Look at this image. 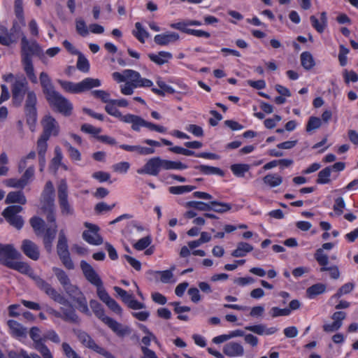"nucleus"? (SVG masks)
Listing matches in <instances>:
<instances>
[{"label":"nucleus","instance_id":"45","mask_svg":"<svg viewBox=\"0 0 358 358\" xmlns=\"http://www.w3.org/2000/svg\"><path fill=\"white\" fill-rule=\"evenodd\" d=\"M331 173V167L327 166L318 173V178L316 180L317 184H328L330 182L329 177Z\"/></svg>","mask_w":358,"mask_h":358},{"label":"nucleus","instance_id":"17","mask_svg":"<svg viewBox=\"0 0 358 358\" xmlns=\"http://www.w3.org/2000/svg\"><path fill=\"white\" fill-rule=\"evenodd\" d=\"M80 268L85 278L93 285L98 287L102 285L103 282L99 275L86 261L80 262Z\"/></svg>","mask_w":358,"mask_h":358},{"label":"nucleus","instance_id":"31","mask_svg":"<svg viewBox=\"0 0 358 358\" xmlns=\"http://www.w3.org/2000/svg\"><path fill=\"white\" fill-rule=\"evenodd\" d=\"M5 202L8 204L17 203L23 205L26 203L27 199L21 191L10 192L8 194Z\"/></svg>","mask_w":358,"mask_h":358},{"label":"nucleus","instance_id":"58","mask_svg":"<svg viewBox=\"0 0 358 358\" xmlns=\"http://www.w3.org/2000/svg\"><path fill=\"white\" fill-rule=\"evenodd\" d=\"M34 166H30L28 167L22 177L20 178L21 182L23 184L24 187H25L28 183L30 179L34 177Z\"/></svg>","mask_w":358,"mask_h":358},{"label":"nucleus","instance_id":"52","mask_svg":"<svg viewBox=\"0 0 358 358\" xmlns=\"http://www.w3.org/2000/svg\"><path fill=\"white\" fill-rule=\"evenodd\" d=\"M322 122L319 117L310 116L306 124V130L307 132H310L313 130L319 129L321 127Z\"/></svg>","mask_w":358,"mask_h":358},{"label":"nucleus","instance_id":"21","mask_svg":"<svg viewBox=\"0 0 358 358\" xmlns=\"http://www.w3.org/2000/svg\"><path fill=\"white\" fill-rule=\"evenodd\" d=\"M53 223L50 227L46 228L44 234H43V244L45 250L50 252L52 250V242L55 238L57 231V225L55 222H52Z\"/></svg>","mask_w":358,"mask_h":358},{"label":"nucleus","instance_id":"27","mask_svg":"<svg viewBox=\"0 0 358 358\" xmlns=\"http://www.w3.org/2000/svg\"><path fill=\"white\" fill-rule=\"evenodd\" d=\"M150 59L158 65H163L172 58L171 53L165 51H161L157 55L150 53L148 55Z\"/></svg>","mask_w":358,"mask_h":358},{"label":"nucleus","instance_id":"38","mask_svg":"<svg viewBox=\"0 0 358 358\" xmlns=\"http://www.w3.org/2000/svg\"><path fill=\"white\" fill-rule=\"evenodd\" d=\"M52 271L63 288H65L71 283L70 278L64 270L57 267H53Z\"/></svg>","mask_w":358,"mask_h":358},{"label":"nucleus","instance_id":"44","mask_svg":"<svg viewBox=\"0 0 358 358\" xmlns=\"http://www.w3.org/2000/svg\"><path fill=\"white\" fill-rule=\"evenodd\" d=\"M263 181L271 187L279 186L282 182V178L275 174H268L264 177Z\"/></svg>","mask_w":358,"mask_h":358},{"label":"nucleus","instance_id":"20","mask_svg":"<svg viewBox=\"0 0 358 358\" xmlns=\"http://www.w3.org/2000/svg\"><path fill=\"white\" fill-rule=\"evenodd\" d=\"M65 307L61 308V313L62 319L65 322L78 324L80 322V318L77 315L76 310L73 307L71 303L69 301V303L62 304Z\"/></svg>","mask_w":358,"mask_h":358},{"label":"nucleus","instance_id":"15","mask_svg":"<svg viewBox=\"0 0 358 358\" xmlns=\"http://www.w3.org/2000/svg\"><path fill=\"white\" fill-rule=\"evenodd\" d=\"M85 227L88 229L83 233V238L86 242L94 245H99L103 243V238L98 234V231H99L98 226L89 222H85Z\"/></svg>","mask_w":358,"mask_h":358},{"label":"nucleus","instance_id":"14","mask_svg":"<svg viewBox=\"0 0 358 358\" xmlns=\"http://www.w3.org/2000/svg\"><path fill=\"white\" fill-rule=\"evenodd\" d=\"M162 169L163 159L159 157H155L148 159L142 168L137 170V173L157 176Z\"/></svg>","mask_w":358,"mask_h":358},{"label":"nucleus","instance_id":"61","mask_svg":"<svg viewBox=\"0 0 358 358\" xmlns=\"http://www.w3.org/2000/svg\"><path fill=\"white\" fill-rule=\"evenodd\" d=\"M76 29L77 32L82 36H86L89 34L88 29L86 26L85 22L82 19L76 20Z\"/></svg>","mask_w":358,"mask_h":358},{"label":"nucleus","instance_id":"16","mask_svg":"<svg viewBox=\"0 0 358 358\" xmlns=\"http://www.w3.org/2000/svg\"><path fill=\"white\" fill-rule=\"evenodd\" d=\"M124 73L134 87H150L153 85L152 80L141 78L140 73L134 70L127 69L124 71Z\"/></svg>","mask_w":358,"mask_h":358},{"label":"nucleus","instance_id":"54","mask_svg":"<svg viewBox=\"0 0 358 358\" xmlns=\"http://www.w3.org/2000/svg\"><path fill=\"white\" fill-rule=\"evenodd\" d=\"M152 238L150 236H145L139 239L136 243L134 244V248L137 250H143L147 248L151 243Z\"/></svg>","mask_w":358,"mask_h":358},{"label":"nucleus","instance_id":"59","mask_svg":"<svg viewBox=\"0 0 358 358\" xmlns=\"http://www.w3.org/2000/svg\"><path fill=\"white\" fill-rule=\"evenodd\" d=\"M3 184L8 187L23 189L24 187L20 178H8L3 180Z\"/></svg>","mask_w":358,"mask_h":358},{"label":"nucleus","instance_id":"47","mask_svg":"<svg viewBox=\"0 0 358 358\" xmlns=\"http://www.w3.org/2000/svg\"><path fill=\"white\" fill-rule=\"evenodd\" d=\"M77 55L78 56L76 64L77 69L82 72L87 73L90 71L88 60L80 52Z\"/></svg>","mask_w":358,"mask_h":358},{"label":"nucleus","instance_id":"13","mask_svg":"<svg viewBox=\"0 0 358 358\" xmlns=\"http://www.w3.org/2000/svg\"><path fill=\"white\" fill-rule=\"evenodd\" d=\"M21 29L17 22H14L13 27L8 30L1 26V45L10 46L16 44L20 37Z\"/></svg>","mask_w":358,"mask_h":358},{"label":"nucleus","instance_id":"3","mask_svg":"<svg viewBox=\"0 0 358 358\" xmlns=\"http://www.w3.org/2000/svg\"><path fill=\"white\" fill-rule=\"evenodd\" d=\"M1 263L9 268L21 273H28L31 270L27 262L18 261L22 258V255L13 245H1Z\"/></svg>","mask_w":358,"mask_h":358},{"label":"nucleus","instance_id":"57","mask_svg":"<svg viewBox=\"0 0 358 358\" xmlns=\"http://www.w3.org/2000/svg\"><path fill=\"white\" fill-rule=\"evenodd\" d=\"M91 93L94 97L100 99L103 103H110L111 99H110V94L107 92L101 90H96L92 91Z\"/></svg>","mask_w":358,"mask_h":358},{"label":"nucleus","instance_id":"1","mask_svg":"<svg viewBox=\"0 0 358 358\" xmlns=\"http://www.w3.org/2000/svg\"><path fill=\"white\" fill-rule=\"evenodd\" d=\"M20 53L21 63L27 78L31 83L37 84L38 78L34 67L33 57H38L43 63H45V57L42 48L36 41H29L24 36L21 39Z\"/></svg>","mask_w":358,"mask_h":358},{"label":"nucleus","instance_id":"30","mask_svg":"<svg viewBox=\"0 0 358 358\" xmlns=\"http://www.w3.org/2000/svg\"><path fill=\"white\" fill-rule=\"evenodd\" d=\"M8 325L10 329L11 333L16 337H26L27 329L23 327L17 322L10 320L8 322Z\"/></svg>","mask_w":358,"mask_h":358},{"label":"nucleus","instance_id":"48","mask_svg":"<svg viewBox=\"0 0 358 358\" xmlns=\"http://www.w3.org/2000/svg\"><path fill=\"white\" fill-rule=\"evenodd\" d=\"M210 202L204 203L202 201H191L186 203L185 206L187 208H193L194 209L201 211L210 210Z\"/></svg>","mask_w":358,"mask_h":358},{"label":"nucleus","instance_id":"35","mask_svg":"<svg viewBox=\"0 0 358 358\" xmlns=\"http://www.w3.org/2000/svg\"><path fill=\"white\" fill-rule=\"evenodd\" d=\"M90 306L94 315L103 322L105 321V318H107L108 316L105 315V311L102 305L96 300L92 299L90 301Z\"/></svg>","mask_w":358,"mask_h":358},{"label":"nucleus","instance_id":"46","mask_svg":"<svg viewBox=\"0 0 358 358\" xmlns=\"http://www.w3.org/2000/svg\"><path fill=\"white\" fill-rule=\"evenodd\" d=\"M250 169V166L245 164H235L231 166V170L237 177H243L245 173Z\"/></svg>","mask_w":358,"mask_h":358},{"label":"nucleus","instance_id":"12","mask_svg":"<svg viewBox=\"0 0 358 358\" xmlns=\"http://www.w3.org/2000/svg\"><path fill=\"white\" fill-rule=\"evenodd\" d=\"M28 83L25 78L22 80H16L12 85V100L14 105L19 106L22 103L24 94L29 92Z\"/></svg>","mask_w":358,"mask_h":358},{"label":"nucleus","instance_id":"4","mask_svg":"<svg viewBox=\"0 0 358 358\" xmlns=\"http://www.w3.org/2000/svg\"><path fill=\"white\" fill-rule=\"evenodd\" d=\"M41 209L46 214L48 222H55V189L52 182H46L41 197Z\"/></svg>","mask_w":358,"mask_h":358},{"label":"nucleus","instance_id":"43","mask_svg":"<svg viewBox=\"0 0 358 358\" xmlns=\"http://www.w3.org/2000/svg\"><path fill=\"white\" fill-rule=\"evenodd\" d=\"M187 168V166L180 162L163 159V170H182Z\"/></svg>","mask_w":358,"mask_h":358},{"label":"nucleus","instance_id":"37","mask_svg":"<svg viewBox=\"0 0 358 358\" xmlns=\"http://www.w3.org/2000/svg\"><path fill=\"white\" fill-rule=\"evenodd\" d=\"M210 210L218 213H224L231 209V204L229 203L211 201H210Z\"/></svg>","mask_w":358,"mask_h":358},{"label":"nucleus","instance_id":"10","mask_svg":"<svg viewBox=\"0 0 358 358\" xmlns=\"http://www.w3.org/2000/svg\"><path fill=\"white\" fill-rule=\"evenodd\" d=\"M22 210L20 206H10L1 213L6 222L17 229H20L24 225V220L18 213Z\"/></svg>","mask_w":358,"mask_h":358},{"label":"nucleus","instance_id":"2","mask_svg":"<svg viewBox=\"0 0 358 358\" xmlns=\"http://www.w3.org/2000/svg\"><path fill=\"white\" fill-rule=\"evenodd\" d=\"M39 81L45 99L50 106L64 115H70L73 109L71 103L55 90L52 80L46 72H41Z\"/></svg>","mask_w":358,"mask_h":358},{"label":"nucleus","instance_id":"26","mask_svg":"<svg viewBox=\"0 0 358 358\" xmlns=\"http://www.w3.org/2000/svg\"><path fill=\"white\" fill-rule=\"evenodd\" d=\"M245 329L247 331H252L258 335H271L275 333L278 331L276 327H270L266 329L264 324H257V325H251L245 327Z\"/></svg>","mask_w":358,"mask_h":358},{"label":"nucleus","instance_id":"63","mask_svg":"<svg viewBox=\"0 0 358 358\" xmlns=\"http://www.w3.org/2000/svg\"><path fill=\"white\" fill-rule=\"evenodd\" d=\"M130 167V164L127 162H122L113 165L112 169L115 172L125 173Z\"/></svg>","mask_w":358,"mask_h":358},{"label":"nucleus","instance_id":"33","mask_svg":"<svg viewBox=\"0 0 358 358\" xmlns=\"http://www.w3.org/2000/svg\"><path fill=\"white\" fill-rule=\"evenodd\" d=\"M157 84L160 89L152 87V92H153L155 94L159 96H165L166 93L173 94L176 92L173 87L166 85L165 82L162 81L160 79H158L157 80Z\"/></svg>","mask_w":358,"mask_h":358},{"label":"nucleus","instance_id":"29","mask_svg":"<svg viewBox=\"0 0 358 358\" xmlns=\"http://www.w3.org/2000/svg\"><path fill=\"white\" fill-rule=\"evenodd\" d=\"M85 347L96 352L106 358H113L114 357L113 355L107 351L105 348L98 345L92 337L88 340V342L86 343Z\"/></svg>","mask_w":358,"mask_h":358},{"label":"nucleus","instance_id":"39","mask_svg":"<svg viewBox=\"0 0 358 358\" xmlns=\"http://www.w3.org/2000/svg\"><path fill=\"white\" fill-rule=\"evenodd\" d=\"M30 224L36 236H41L44 232L45 222L38 217H34L30 219Z\"/></svg>","mask_w":358,"mask_h":358},{"label":"nucleus","instance_id":"25","mask_svg":"<svg viewBox=\"0 0 358 358\" xmlns=\"http://www.w3.org/2000/svg\"><path fill=\"white\" fill-rule=\"evenodd\" d=\"M178 34L176 32H167L165 34H157L154 38V41L159 45H166L170 43H173L179 39Z\"/></svg>","mask_w":358,"mask_h":358},{"label":"nucleus","instance_id":"9","mask_svg":"<svg viewBox=\"0 0 358 358\" xmlns=\"http://www.w3.org/2000/svg\"><path fill=\"white\" fill-rule=\"evenodd\" d=\"M57 197L61 214L64 216L73 215L74 210L68 199V185L65 180H62L57 187Z\"/></svg>","mask_w":358,"mask_h":358},{"label":"nucleus","instance_id":"32","mask_svg":"<svg viewBox=\"0 0 358 358\" xmlns=\"http://www.w3.org/2000/svg\"><path fill=\"white\" fill-rule=\"evenodd\" d=\"M57 252L59 256L69 253L67 238L63 230H61L59 234Z\"/></svg>","mask_w":358,"mask_h":358},{"label":"nucleus","instance_id":"53","mask_svg":"<svg viewBox=\"0 0 358 358\" xmlns=\"http://www.w3.org/2000/svg\"><path fill=\"white\" fill-rule=\"evenodd\" d=\"M49 138L41 135L37 141V150L38 155H45L48 148L47 141Z\"/></svg>","mask_w":358,"mask_h":358},{"label":"nucleus","instance_id":"41","mask_svg":"<svg viewBox=\"0 0 358 358\" xmlns=\"http://www.w3.org/2000/svg\"><path fill=\"white\" fill-rule=\"evenodd\" d=\"M301 66L306 70H310L315 66V61L309 52H303L301 55Z\"/></svg>","mask_w":358,"mask_h":358},{"label":"nucleus","instance_id":"62","mask_svg":"<svg viewBox=\"0 0 358 358\" xmlns=\"http://www.w3.org/2000/svg\"><path fill=\"white\" fill-rule=\"evenodd\" d=\"M115 292L121 297L122 301L128 304L130 300L134 296L132 294H129L127 291L119 287H114Z\"/></svg>","mask_w":358,"mask_h":358},{"label":"nucleus","instance_id":"11","mask_svg":"<svg viewBox=\"0 0 358 358\" xmlns=\"http://www.w3.org/2000/svg\"><path fill=\"white\" fill-rule=\"evenodd\" d=\"M40 329L36 327H33L29 331V336L34 341L33 347L36 350L43 358H53V356L47 347L43 343L40 335Z\"/></svg>","mask_w":358,"mask_h":358},{"label":"nucleus","instance_id":"42","mask_svg":"<svg viewBox=\"0 0 358 358\" xmlns=\"http://www.w3.org/2000/svg\"><path fill=\"white\" fill-rule=\"evenodd\" d=\"M135 28L136 30L133 31V34L141 43H143L145 39L150 36L149 33L143 27L140 22L135 24Z\"/></svg>","mask_w":358,"mask_h":358},{"label":"nucleus","instance_id":"24","mask_svg":"<svg viewBox=\"0 0 358 358\" xmlns=\"http://www.w3.org/2000/svg\"><path fill=\"white\" fill-rule=\"evenodd\" d=\"M122 122L131 124V129L135 131H139L141 127L145 126L146 120L141 117L132 114H127L122 117Z\"/></svg>","mask_w":358,"mask_h":358},{"label":"nucleus","instance_id":"19","mask_svg":"<svg viewBox=\"0 0 358 358\" xmlns=\"http://www.w3.org/2000/svg\"><path fill=\"white\" fill-rule=\"evenodd\" d=\"M43 131L41 134L50 138L51 135L57 136L59 134V125L55 119L51 115H45L42 120Z\"/></svg>","mask_w":358,"mask_h":358},{"label":"nucleus","instance_id":"8","mask_svg":"<svg viewBox=\"0 0 358 358\" xmlns=\"http://www.w3.org/2000/svg\"><path fill=\"white\" fill-rule=\"evenodd\" d=\"M64 289L71 300L77 303L76 308L79 311L88 316L91 315L87 306V299L78 287L71 283L64 288Z\"/></svg>","mask_w":358,"mask_h":358},{"label":"nucleus","instance_id":"5","mask_svg":"<svg viewBox=\"0 0 358 358\" xmlns=\"http://www.w3.org/2000/svg\"><path fill=\"white\" fill-rule=\"evenodd\" d=\"M28 275L34 282L36 286L41 291L44 292L50 299L59 304L69 303V300L62 294L59 293L50 284L44 279L34 273L31 268Z\"/></svg>","mask_w":358,"mask_h":358},{"label":"nucleus","instance_id":"36","mask_svg":"<svg viewBox=\"0 0 358 358\" xmlns=\"http://www.w3.org/2000/svg\"><path fill=\"white\" fill-rule=\"evenodd\" d=\"M194 168L205 175H218L221 177L224 176V172L217 167L207 165H199L196 166Z\"/></svg>","mask_w":358,"mask_h":358},{"label":"nucleus","instance_id":"64","mask_svg":"<svg viewBox=\"0 0 358 358\" xmlns=\"http://www.w3.org/2000/svg\"><path fill=\"white\" fill-rule=\"evenodd\" d=\"M62 347L64 355L68 358H81L78 355L76 351L72 349L69 343H63Z\"/></svg>","mask_w":358,"mask_h":358},{"label":"nucleus","instance_id":"55","mask_svg":"<svg viewBox=\"0 0 358 358\" xmlns=\"http://www.w3.org/2000/svg\"><path fill=\"white\" fill-rule=\"evenodd\" d=\"M315 258L318 264L321 266H327L329 263V257L326 254L324 253V251L322 248H319L316 250Z\"/></svg>","mask_w":358,"mask_h":358},{"label":"nucleus","instance_id":"50","mask_svg":"<svg viewBox=\"0 0 358 358\" xmlns=\"http://www.w3.org/2000/svg\"><path fill=\"white\" fill-rule=\"evenodd\" d=\"M354 287V283H345L338 289L337 292L332 296V298L339 299L343 295L350 293L353 290Z\"/></svg>","mask_w":358,"mask_h":358},{"label":"nucleus","instance_id":"34","mask_svg":"<svg viewBox=\"0 0 358 358\" xmlns=\"http://www.w3.org/2000/svg\"><path fill=\"white\" fill-rule=\"evenodd\" d=\"M327 287L324 284L317 283L309 287L306 289V295L309 299H313L316 296L325 292Z\"/></svg>","mask_w":358,"mask_h":358},{"label":"nucleus","instance_id":"56","mask_svg":"<svg viewBox=\"0 0 358 358\" xmlns=\"http://www.w3.org/2000/svg\"><path fill=\"white\" fill-rule=\"evenodd\" d=\"M105 110L109 115L119 118L122 122V117H124V115H122L121 112L115 107L113 103H107L105 106Z\"/></svg>","mask_w":358,"mask_h":358},{"label":"nucleus","instance_id":"40","mask_svg":"<svg viewBox=\"0 0 358 358\" xmlns=\"http://www.w3.org/2000/svg\"><path fill=\"white\" fill-rule=\"evenodd\" d=\"M147 273L148 275H150L153 278H157L159 275H160V280L163 283H168L173 276L171 270H166L163 271H149Z\"/></svg>","mask_w":358,"mask_h":358},{"label":"nucleus","instance_id":"60","mask_svg":"<svg viewBox=\"0 0 358 358\" xmlns=\"http://www.w3.org/2000/svg\"><path fill=\"white\" fill-rule=\"evenodd\" d=\"M15 13L18 20L24 24L22 0H15Z\"/></svg>","mask_w":358,"mask_h":358},{"label":"nucleus","instance_id":"18","mask_svg":"<svg viewBox=\"0 0 358 358\" xmlns=\"http://www.w3.org/2000/svg\"><path fill=\"white\" fill-rule=\"evenodd\" d=\"M20 249L27 257L34 261L38 260L40 257L39 247L31 240H23Z\"/></svg>","mask_w":358,"mask_h":358},{"label":"nucleus","instance_id":"28","mask_svg":"<svg viewBox=\"0 0 358 358\" xmlns=\"http://www.w3.org/2000/svg\"><path fill=\"white\" fill-rule=\"evenodd\" d=\"M253 250V247L250 244L245 242H239L237 248L231 252V256L234 257H245L247 253Z\"/></svg>","mask_w":358,"mask_h":358},{"label":"nucleus","instance_id":"22","mask_svg":"<svg viewBox=\"0 0 358 358\" xmlns=\"http://www.w3.org/2000/svg\"><path fill=\"white\" fill-rule=\"evenodd\" d=\"M103 323L119 336H124L130 333V329L128 327L123 326L110 317L105 318Z\"/></svg>","mask_w":358,"mask_h":358},{"label":"nucleus","instance_id":"51","mask_svg":"<svg viewBox=\"0 0 358 358\" xmlns=\"http://www.w3.org/2000/svg\"><path fill=\"white\" fill-rule=\"evenodd\" d=\"M64 147L67 149L69 156L72 160L80 161L81 155L79 150L73 147L69 142L64 141L63 143Z\"/></svg>","mask_w":358,"mask_h":358},{"label":"nucleus","instance_id":"49","mask_svg":"<svg viewBox=\"0 0 358 358\" xmlns=\"http://www.w3.org/2000/svg\"><path fill=\"white\" fill-rule=\"evenodd\" d=\"M195 189L196 186L193 185L172 186L169 188V191L172 194H182L185 192H189Z\"/></svg>","mask_w":358,"mask_h":358},{"label":"nucleus","instance_id":"7","mask_svg":"<svg viewBox=\"0 0 358 358\" xmlns=\"http://www.w3.org/2000/svg\"><path fill=\"white\" fill-rule=\"evenodd\" d=\"M37 97L34 91L27 92L24 103V114L27 123L31 131H34L37 122Z\"/></svg>","mask_w":358,"mask_h":358},{"label":"nucleus","instance_id":"6","mask_svg":"<svg viewBox=\"0 0 358 358\" xmlns=\"http://www.w3.org/2000/svg\"><path fill=\"white\" fill-rule=\"evenodd\" d=\"M58 83L64 90L73 94L82 93L85 91L90 90L93 87H99L101 85L100 80L92 78H85L81 82L77 83L59 80Z\"/></svg>","mask_w":358,"mask_h":358},{"label":"nucleus","instance_id":"23","mask_svg":"<svg viewBox=\"0 0 358 358\" xmlns=\"http://www.w3.org/2000/svg\"><path fill=\"white\" fill-rule=\"evenodd\" d=\"M223 352L229 357H240L243 355V347L238 343L229 342L223 347Z\"/></svg>","mask_w":358,"mask_h":358}]
</instances>
